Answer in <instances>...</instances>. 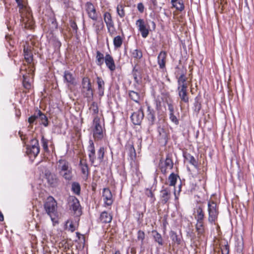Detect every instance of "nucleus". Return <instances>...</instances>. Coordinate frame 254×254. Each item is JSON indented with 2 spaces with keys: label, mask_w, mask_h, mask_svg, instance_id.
Here are the masks:
<instances>
[{
  "label": "nucleus",
  "mask_w": 254,
  "mask_h": 254,
  "mask_svg": "<svg viewBox=\"0 0 254 254\" xmlns=\"http://www.w3.org/2000/svg\"><path fill=\"white\" fill-rule=\"evenodd\" d=\"M89 144L87 148L88 157L91 164L94 167L99 166L103 162L106 149L101 146L96 153L95 145L92 140H89Z\"/></svg>",
  "instance_id": "obj_1"
},
{
  "label": "nucleus",
  "mask_w": 254,
  "mask_h": 254,
  "mask_svg": "<svg viewBox=\"0 0 254 254\" xmlns=\"http://www.w3.org/2000/svg\"><path fill=\"white\" fill-rule=\"evenodd\" d=\"M44 207L47 214L50 217L53 226L59 224L57 202L53 197L50 196L47 197Z\"/></svg>",
  "instance_id": "obj_2"
},
{
  "label": "nucleus",
  "mask_w": 254,
  "mask_h": 254,
  "mask_svg": "<svg viewBox=\"0 0 254 254\" xmlns=\"http://www.w3.org/2000/svg\"><path fill=\"white\" fill-rule=\"evenodd\" d=\"M91 129L95 141L102 140L106 135L104 123H102L101 118L98 116L94 117Z\"/></svg>",
  "instance_id": "obj_3"
},
{
  "label": "nucleus",
  "mask_w": 254,
  "mask_h": 254,
  "mask_svg": "<svg viewBox=\"0 0 254 254\" xmlns=\"http://www.w3.org/2000/svg\"><path fill=\"white\" fill-rule=\"evenodd\" d=\"M58 170L59 175L66 182H70L73 177L72 169L70 163L65 159H60L58 162Z\"/></svg>",
  "instance_id": "obj_4"
},
{
  "label": "nucleus",
  "mask_w": 254,
  "mask_h": 254,
  "mask_svg": "<svg viewBox=\"0 0 254 254\" xmlns=\"http://www.w3.org/2000/svg\"><path fill=\"white\" fill-rule=\"evenodd\" d=\"M81 94L88 101H91L93 97V90L90 79L87 77L82 78L81 84Z\"/></svg>",
  "instance_id": "obj_5"
},
{
  "label": "nucleus",
  "mask_w": 254,
  "mask_h": 254,
  "mask_svg": "<svg viewBox=\"0 0 254 254\" xmlns=\"http://www.w3.org/2000/svg\"><path fill=\"white\" fill-rule=\"evenodd\" d=\"M35 68L33 66H31L30 68L27 70V66L25 64H23L20 67V73L23 77V86L27 91L31 87V84L28 79L33 74Z\"/></svg>",
  "instance_id": "obj_6"
},
{
  "label": "nucleus",
  "mask_w": 254,
  "mask_h": 254,
  "mask_svg": "<svg viewBox=\"0 0 254 254\" xmlns=\"http://www.w3.org/2000/svg\"><path fill=\"white\" fill-rule=\"evenodd\" d=\"M103 17L109 36L111 37L115 36L117 33V31L112 14L109 11H105L103 13Z\"/></svg>",
  "instance_id": "obj_7"
},
{
  "label": "nucleus",
  "mask_w": 254,
  "mask_h": 254,
  "mask_svg": "<svg viewBox=\"0 0 254 254\" xmlns=\"http://www.w3.org/2000/svg\"><path fill=\"white\" fill-rule=\"evenodd\" d=\"M69 209L76 217L82 214L81 207L78 199L74 196H69L68 198Z\"/></svg>",
  "instance_id": "obj_8"
},
{
  "label": "nucleus",
  "mask_w": 254,
  "mask_h": 254,
  "mask_svg": "<svg viewBox=\"0 0 254 254\" xmlns=\"http://www.w3.org/2000/svg\"><path fill=\"white\" fill-rule=\"evenodd\" d=\"M174 166V163L171 155L168 154L165 160H160L159 168L163 174H166L169 170H171Z\"/></svg>",
  "instance_id": "obj_9"
},
{
  "label": "nucleus",
  "mask_w": 254,
  "mask_h": 254,
  "mask_svg": "<svg viewBox=\"0 0 254 254\" xmlns=\"http://www.w3.org/2000/svg\"><path fill=\"white\" fill-rule=\"evenodd\" d=\"M208 221L211 223H215L218 218L219 213L217 204L213 200L209 201L208 203Z\"/></svg>",
  "instance_id": "obj_10"
},
{
  "label": "nucleus",
  "mask_w": 254,
  "mask_h": 254,
  "mask_svg": "<svg viewBox=\"0 0 254 254\" xmlns=\"http://www.w3.org/2000/svg\"><path fill=\"white\" fill-rule=\"evenodd\" d=\"M84 6L88 17L93 21H97L99 18V14L95 6L90 1L86 2Z\"/></svg>",
  "instance_id": "obj_11"
},
{
  "label": "nucleus",
  "mask_w": 254,
  "mask_h": 254,
  "mask_svg": "<svg viewBox=\"0 0 254 254\" xmlns=\"http://www.w3.org/2000/svg\"><path fill=\"white\" fill-rule=\"evenodd\" d=\"M176 77L177 79V90H188V85L186 72L182 71L180 73L177 71L176 72Z\"/></svg>",
  "instance_id": "obj_12"
},
{
  "label": "nucleus",
  "mask_w": 254,
  "mask_h": 254,
  "mask_svg": "<svg viewBox=\"0 0 254 254\" xmlns=\"http://www.w3.org/2000/svg\"><path fill=\"white\" fill-rule=\"evenodd\" d=\"M135 24L138 28V31L140 32L141 36L145 38L149 33L150 26L143 19L139 18L136 20Z\"/></svg>",
  "instance_id": "obj_13"
},
{
  "label": "nucleus",
  "mask_w": 254,
  "mask_h": 254,
  "mask_svg": "<svg viewBox=\"0 0 254 254\" xmlns=\"http://www.w3.org/2000/svg\"><path fill=\"white\" fill-rule=\"evenodd\" d=\"M79 168L81 171L83 178L86 180L90 173V170L86 159L83 157L80 158Z\"/></svg>",
  "instance_id": "obj_14"
},
{
  "label": "nucleus",
  "mask_w": 254,
  "mask_h": 254,
  "mask_svg": "<svg viewBox=\"0 0 254 254\" xmlns=\"http://www.w3.org/2000/svg\"><path fill=\"white\" fill-rule=\"evenodd\" d=\"M144 117L143 111L142 107H140L139 110L136 112H133L131 117L130 119L135 125H140Z\"/></svg>",
  "instance_id": "obj_15"
},
{
  "label": "nucleus",
  "mask_w": 254,
  "mask_h": 254,
  "mask_svg": "<svg viewBox=\"0 0 254 254\" xmlns=\"http://www.w3.org/2000/svg\"><path fill=\"white\" fill-rule=\"evenodd\" d=\"M24 59L27 63V64H26L27 66V70L30 68L31 66H33V67L35 69L34 64L33 62V54L30 50H29L28 48H26L25 47L24 48Z\"/></svg>",
  "instance_id": "obj_16"
},
{
  "label": "nucleus",
  "mask_w": 254,
  "mask_h": 254,
  "mask_svg": "<svg viewBox=\"0 0 254 254\" xmlns=\"http://www.w3.org/2000/svg\"><path fill=\"white\" fill-rule=\"evenodd\" d=\"M157 132L158 133V139L161 142L164 143L166 145L167 143L169 136L168 130L163 127H158Z\"/></svg>",
  "instance_id": "obj_17"
},
{
  "label": "nucleus",
  "mask_w": 254,
  "mask_h": 254,
  "mask_svg": "<svg viewBox=\"0 0 254 254\" xmlns=\"http://www.w3.org/2000/svg\"><path fill=\"white\" fill-rule=\"evenodd\" d=\"M167 53L166 51H161L157 57V63L160 69L164 70L166 69L167 63Z\"/></svg>",
  "instance_id": "obj_18"
},
{
  "label": "nucleus",
  "mask_w": 254,
  "mask_h": 254,
  "mask_svg": "<svg viewBox=\"0 0 254 254\" xmlns=\"http://www.w3.org/2000/svg\"><path fill=\"white\" fill-rule=\"evenodd\" d=\"M105 63L108 69L111 71L115 70L116 66L113 57L109 54L107 53L105 56Z\"/></svg>",
  "instance_id": "obj_19"
},
{
  "label": "nucleus",
  "mask_w": 254,
  "mask_h": 254,
  "mask_svg": "<svg viewBox=\"0 0 254 254\" xmlns=\"http://www.w3.org/2000/svg\"><path fill=\"white\" fill-rule=\"evenodd\" d=\"M147 113L146 118L147 119L148 124L150 126H152L154 124L156 120L155 112L150 106H148Z\"/></svg>",
  "instance_id": "obj_20"
},
{
  "label": "nucleus",
  "mask_w": 254,
  "mask_h": 254,
  "mask_svg": "<svg viewBox=\"0 0 254 254\" xmlns=\"http://www.w3.org/2000/svg\"><path fill=\"white\" fill-rule=\"evenodd\" d=\"M96 82L98 95L102 97L104 95L105 83L103 78L100 76L96 77Z\"/></svg>",
  "instance_id": "obj_21"
},
{
  "label": "nucleus",
  "mask_w": 254,
  "mask_h": 254,
  "mask_svg": "<svg viewBox=\"0 0 254 254\" xmlns=\"http://www.w3.org/2000/svg\"><path fill=\"white\" fill-rule=\"evenodd\" d=\"M193 214L196 221H204L205 213L201 206H198L194 209Z\"/></svg>",
  "instance_id": "obj_22"
},
{
  "label": "nucleus",
  "mask_w": 254,
  "mask_h": 254,
  "mask_svg": "<svg viewBox=\"0 0 254 254\" xmlns=\"http://www.w3.org/2000/svg\"><path fill=\"white\" fill-rule=\"evenodd\" d=\"M113 219L112 214L107 211H103L100 215L99 220L102 223L107 224L110 223Z\"/></svg>",
  "instance_id": "obj_23"
},
{
  "label": "nucleus",
  "mask_w": 254,
  "mask_h": 254,
  "mask_svg": "<svg viewBox=\"0 0 254 254\" xmlns=\"http://www.w3.org/2000/svg\"><path fill=\"white\" fill-rule=\"evenodd\" d=\"M170 236L172 241L173 246H178L182 243V237L179 235L174 231H171L170 232Z\"/></svg>",
  "instance_id": "obj_24"
},
{
  "label": "nucleus",
  "mask_w": 254,
  "mask_h": 254,
  "mask_svg": "<svg viewBox=\"0 0 254 254\" xmlns=\"http://www.w3.org/2000/svg\"><path fill=\"white\" fill-rule=\"evenodd\" d=\"M46 175L48 183L51 187H55L58 185L59 179L55 174L50 173Z\"/></svg>",
  "instance_id": "obj_25"
},
{
  "label": "nucleus",
  "mask_w": 254,
  "mask_h": 254,
  "mask_svg": "<svg viewBox=\"0 0 254 254\" xmlns=\"http://www.w3.org/2000/svg\"><path fill=\"white\" fill-rule=\"evenodd\" d=\"M168 110L169 111V119L176 125L179 124V120L174 115V107L172 103L168 104Z\"/></svg>",
  "instance_id": "obj_26"
},
{
  "label": "nucleus",
  "mask_w": 254,
  "mask_h": 254,
  "mask_svg": "<svg viewBox=\"0 0 254 254\" xmlns=\"http://www.w3.org/2000/svg\"><path fill=\"white\" fill-rule=\"evenodd\" d=\"M103 197L105 206L112 204L113 200L112 191H103Z\"/></svg>",
  "instance_id": "obj_27"
},
{
  "label": "nucleus",
  "mask_w": 254,
  "mask_h": 254,
  "mask_svg": "<svg viewBox=\"0 0 254 254\" xmlns=\"http://www.w3.org/2000/svg\"><path fill=\"white\" fill-rule=\"evenodd\" d=\"M121 31L122 33L123 36H121L120 35H117V36H116L113 39V45L114 46V48L115 49H118L122 47L123 43L124 42V34L123 33L122 29H121Z\"/></svg>",
  "instance_id": "obj_28"
},
{
  "label": "nucleus",
  "mask_w": 254,
  "mask_h": 254,
  "mask_svg": "<svg viewBox=\"0 0 254 254\" xmlns=\"http://www.w3.org/2000/svg\"><path fill=\"white\" fill-rule=\"evenodd\" d=\"M184 157L185 160H187L191 165L193 166L196 169L198 168V161L195 159V158L189 153H184Z\"/></svg>",
  "instance_id": "obj_29"
},
{
  "label": "nucleus",
  "mask_w": 254,
  "mask_h": 254,
  "mask_svg": "<svg viewBox=\"0 0 254 254\" xmlns=\"http://www.w3.org/2000/svg\"><path fill=\"white\" fill-rule=\"evenodd\" d=\"M130 55L131 59H134L136 61H139L143 56L142 52L140 49L130 50Z\"/></svg>",
  "instance_id": "obj_30"
},
{
  "label": "nucleus",
  "mask_w": 254,
  "mask_h": 254,
  "mask_svg": "<svg viewBox=\"0 0 254 254\" xmlns=\"http://www.w3.org/2000/svg\"><path fill=\"white\" fill-rule=\"evenodd\" d=\"M172 6L176 10L182 11L185 9V4L183 0H171Z\"/></svg>",
  "instance_id": "obj_31"
},
{
  "label": "nucleus",
  "mask_w": 254,
  "mask_h": 254,
  "mask_svg": "<svg viewBox=\"0 0 254 254\" xmlns=\"http://www.w3.org/2000/svg\"><path fill=\"white\" fill-rule=\"evenodd\" d=\"M96 22L93 24V27H94L96 34L98 35L100 32L104 28V22L102 20L95 21Z\"/></svg>",
  "instance_id": "obj_32"
},
{
  "label": "nucleus",
  "mask_w": 254,
  "mask_h": 254,
  "mask_svg": "<svg viewBox=\"0 0 254 254\" xmlns=\"http://www.w3.org/2000/svg\"><path fill=\"white\" fill-rule=\"evenodd\" d=\"M125 7L126 5L121 2L117 5V13L121 18H123L126 16Z\"/></svg>",
  "instance_id": "obj_33"
},
{
  "label": "nucleus",
  "mask_w": 254,
  "mask_h": 254,
  "mask_svg": "<svg viewBox=\"0 0 254 254\" xmlns=\"http://www.w3.org/2000/svg\"><path fill=\"white\" fill-rule=\"evenodd\" d=\"M64 80L70 85H75V78L72 74L69 71H65L64 72Z\"/></svg>",
  "instance_id": "obj_34"
},
{
  "label": "nucleus",
  "mask_w": 254,
  "mask_h": 254,
  "mask_svg": "<svg viewBox=\"0 0 254 254\" xmlns=\"http://www.w3.org/2000/svg\"><path fill=\"white\" fill-rule=\"evenodd\" d=\"M177 91L181 102L189 103V97L188 90H177Z\"/></svg>",
  "instance_id": "obj_35"
},
{
  "label": "nucleus",
  "mask_w": 254,
  "mask_h": 254,
  "mask_svg": "<svg viewBox=\"0 0 254 254\" xmlns=\"http://www.w3.org/2000/svg\"><path fill=\"white\" fill-rule=\"evenodd\" d=\"M151 232L154 241L158 243L159 245L162 246L163 245V239L161 235L155 230H152Z\"/></svg>",
  "instance_id": "obj_36"
},
{
  "label": "nucleus",
  "mask_w": 254,
  "mask_h": 254,
  "mask_svg": "<svg viewBox=\"0 0 254 254\" xmlns=\"http://www.w3.org/2000/svg\"><path fill=\"white\" fill-rule=\"evenodd\" d=\"M105 61L104 54L97 50L96 52V64L98 66H101Z\"/></svg>",
  "instance_id": "obj_37"
},
{
  "label": "nucleus",
  "mask_w": 254,
  "mask_h": 254,
  "mask_svg": "<svg viewBox=\"0 0 254 254\" xmlns=\"http://www.w3.org/2000/svg\"><path fill=\"white\" fill-rule=\"evenodd\" d=\"M128 94L129 98L135 102L139 104L140 95L138 92L133 90H128Z\"/></svg>",
  "instance_id": "obj_38"
},
{
  "label": "nucleus",
  "mask_w": 254,
  "mask_h": 254,
  "mask_svg": "<svg viewBox=\"0 0 254 254\" xmlns=\"http://www.w3.org/2000/svg\"><path fill=\"white\" fill-rule=\"evenodd\" d=\"M195 228L198 235H203L205 232L204 221H196Z\"/></svg>",
  "instance_id": "obj_39"
},
{
  "label": "nucleus",
  "mask_w": 254,
  "mask_h": 254,
  "mask_svg": "<svg viewBox=\"0 0 254 254\" xmlns=\"http://www.w3.org/2000/svg\"><path fill=\"white\" fill-rule=\"evenodd\" d=\"M219 247L221 254H230V246L227 241L221 242Z\"/></svg>",
  "instance_id": "obj_40"
},
{
  "label": "nucleus",
  "mask_w": 254,
  "mask_h": 254,
  "mask_svg": "<svg viewBox=\"0 0 254 254\" xmlns=\"http://www.w3.org/2000/svg\"><path fill=\"white\" fill-rule=\"evenodd\" d=\"M201 108L202 106L201 102L199 101V99L197 97H195L194 99L193 109L194 112L196 114V115L199 114L200 110L201 109Z\"/></svg>",
  "instance_id": "obj_41"
},
{
  "label": "nucleus",
  "mask_w": 254,
  "mask_h": 254,
  "mask_svg": "<svg viewBox=\"0 0 254 254\" xmlns=\"http://www.w3.org/2000/svg\"><path fill=\"white\" fill-rule=\"evenodd\" d=\"M38 118H40L41 124L45 127H47L49 124L48 119L47 116L40 110L38 112Z\"/></svg>",
  "instance_id": "obj_42"
},
{
  "label": "nucleus",
  "mask_w": 254,
  "mask_h": 254,
  "mask_svg": "<svg viewBox=\"0 0 254 254\" xmlns=\"http://www.w3.org/2000/svg\"><path fill=\"white\" fill-rule=\"evenodd\" d=\"M26 153L30 157L35 158L40 152V148H26Z\"/></svg>",
  "instance_id": "obj_43"
},
{
  "label": "nucleus",
  "mask_w": 254,
  "mask_h": 254,
  "mask_svg": "<svg viewBox=\"0 0 254 254\" xmlns=\"http://www.w3.org/2000/svg\"><path fill=\"white\" fill-rule=\"evenodd\" d=\"M146 4L149 10L153 11L157 6V0H146Z\"/></svg>",
  "instance_id": "obj_44"
},
{
  "label": "nucleus",
  "mask_w": 254,
  "mask_h": 254,
  "mask_svg": "<svg viewBox=\"0 0 254 254\" xmlns=\"http://www.w3.org/2000/svg\"><path fill=\"white\" fill-rule=\"evenodd\" d=\"M178 178H179V176L178 175H176L174 173H171L168 177L169 185L170 186H175Z\"/></svg>",
  "instance_id": "obj_45"
},
{
  "label": "nucleus",
  "mask_w": 254,
  "mask_h": 254,
  "mask_svg": "<svg viewBox=\"0 0 254 254\" xmlns=\"http://www.w3.org/2000/svg\"><path fill=\"white\" fill-rule=\"evenodd\" d=\"M128 149L129 151V156L130 157L131 159H135L136 157V153L133 144H129L128 146Z\"/></svg>",
  "instance_id": "obj_46"
},
{
  "label": "nucleus",
  "mask_w": 254,
  "mask_h": 254,
  "mask_svg": "<svg viewBox=\"0 0 254 254\" xmlns=\"http://www.w3.org/2000/svg\"><path fill=\"white\" fill-rule=\"evenodd\" d=\"M16 2L18 4V6L19 8V12L21 13V17L23 19L22 20L24 22H27L28 20H26V19L24 18V14L23 13L21 10H24L26 8V7H24V5L22 3V1L21 0H16Z\"/></svg>",
  "instance_id": "obj_47"
},
{
  "label": "nucleus",
  "mask_w": 254,
  "mask_h": 254,
  "mask_svg": "<svg viewBox=\"0 0 254 254\" xmlns=\"http://www.w3.org/2000/svg\"><path fill=\"white\" fill-rule=\"evenodd\" d=\"M16 2L18 4V6L19 8V12L21 13V17L23 19L22 20L24 22H27L28 20H26V19L24 18V14L23 13L21 10H24L26 8V7H24V5L22 3V1L21 0H16Z\"/></svg>",
  "instance_id": "obj_48"
},
{
  "label": "nucleus",
  "mask_w": 254,
  "mask_h": 254,
  "mask_svg": "<svg viewBox=\"0 0 254 254\" xmlns=\"http://www.w3.org/2000/svg\"><path fill=\"white\" fill-rule=\"evenodd\" d=\"M38 118V115H33L30 116L28 119V122L29 124L28 127H32L34 124H36V121L37 119Z\"/></svg>",
  "instance_id": "obj_49"
},
{
  "label": "nucleus",
  "mask_w": 254,
  "mask_h": 254,
  "mask_svg": "<svg viewBox=\"0 0 254 254\" xmlns=\"http://www.w3.org/2000/svg\"><path fill=\"white\" fill-rule=\"evenodd\" d=\"M42 146L45 152H48L49 151L48 148V140L45 138L44 135L42 136L41 140Z\"/></svg>",
  "instance_id": "obj_50"
},
{
  "label": "nucleus",
  "mask_w": 254,
  "mask_h": 254,
  "mask_svg": "<svg viewBox=\"0 0 254 254\" xmlns=\"http://www.w3.org/2000/svg\"><path fill=\"white\" fill-rule=\"evenodd\" d=\"M40 148L39 141L36 138H33L30 140V144L27 146L26 148Z\"/></svg>",
  "instance_id": "obj_51"
},
{
  "label": "nucleus",
  "mask_w": 254,
  "mask_h": 254,
  "mask_svg": "<svg viewBox=\"0 0 254 254\" xmlns=\"http://www.w3.org/2000/svg\"><path fill=\"white\" fill-rule=\"evenodd\" d=\"M145 233L143 231L139 230L137 233V239L138 241L141 242V245L144 244V240L145 239Z\"/></svg>",
  "instance_id": "obj_52"
},
{
  "label": "nucleus",
  "mask_w": 254,
  "mask_h": 254,
  "mask_svg": "<svg viewBox=\"0 0 254 254\" xmlns=\"http://www.w3.org/2000/svg\"><path fill=\"white\" fill-rule=\"evenodd\" d=\"M90 109L92 110V115H94V117L95 116H98L99 108L96 102H93L91 104Z\"/></svg>",
  "instance_id": "obj_53"
},
{
  "label": "nucleus",
  "mask_w": 254,
  "mask_h": 254,
  "mask_svg": "<svg viewBox=\"0 0 254 254\" xmlns=\"http://www.w3.org/2000/svg\"><path fill=\"white\" fill-rule=\"evenodd\" d=\"M133 76L134 80V81L138 84L141 81V77H140L139 72L137 71V70L133 71Z\"/></svg>",
  "instance_id": "obj_54"
},
{
  "label": "nucleus",
  "mask_w": 254,
  "mask_h": 254,
  "mask_svg": "<svg viewBox=\"0 0 254 254\" xmlns=\"http://www.w3.org/2000/svg\"><path fill=\"white\" fill-rule=\"evenodd\" d=\"M170 191H165L162 196V200L163 203H166L170 197Z\"/></svg>",
  "instance_id": "obj_55"
},
{
  "label": "nucleus",
  "mask_w": 254,
  "mask_h": 254,
  "mask_svg": "<svg viewBox=\"0 0 254 254\" xmlns=\"http://www.w3.org/2000/svg\"><path fill=\"white\" fill-rule=\"evenodd\" d=\"M70 26L71 29H72L73 32L76 34L77 33V30L78 29L76 23L74 20H70Z\"/></svg>",
  "instance_id": "obj_56"
},
{
  "label": "nucleus",
  "mask_w": 254,
  "mask_h": 254,
  "mask_svg": "<svg viewBox=\"0 0 254 254\" xmlns=\"http://www.w3.org/2000/svg\"><path fill=\"white\" fill-rule=\"evenodd\" d=\"M71 190H81L80 185L77 182H73L71 183Z\"/></svg>",
  "instance_id": "obj_57"
},
{
  "label": "nucleus",
  "mask_w": 254,
  "mask_h": 254,
  "mask_svg": "<svg viewBox=\"0 0 254 254\" xmlns=\"http://www.w3.org/2000/svg\"><path fill=\"white\" fill-rule=\"evenodd\" d=\"M68 223H69V224L68 226H67V229L71 232H74L76 230V226L72 222H69V221H67L66 222V224Z\"/></svg>",
  "instance_id": "obj_58"
},
{
  "label": "nucleus",
  "mask_w": 254,
  "mask_h": 254,
  "mask_svg": "<svg viewBox=\"0 0 254 254\" xmlns=\"http://www.w3.org/2000/svg\"><path fill=\"white\" fill-rule=\"evenodd\" d=\"M137 9L140 13H143L145 11V6L142 2H139L137 4Z\"/></svg>",
  "instance_id": "obj_59"
},
{
  "label": "nucleus",
  "mask_w": 254,
  "mask_h": 254,
  "mask_svg": "<svg viewBox=\"0 0 254 254\" xmlns=\"http://www.w3.org/2000/svg\"><path fill=\"white\" fill-rule=\"evenodd\" d=\"M51 24L52 25L53 29H57L58 28V23L57 22L56 19L55 18H53L51 19Z\"/></svg>",
  "instance_id": "obj_60"
},
{
  "label": "nucleus",
  "mask_w": 254,
  "mask_h": 254,
  "mask_svg": "<svg viewBox=\"0 0 254 254\" xmlns=\"http://www.w3.org/2000/svg\"><path fill=\"white\" fill-rule=\"evenodd\" d=\"M19 136H20V137L21 138V139L24 142L25 140L26 139V135H24L23 134L22 132H21V131H19Z\"/></svg>",
  "instance_id": "obj_61"
},
{
  "label": "nucleus",
  "mask_w": 254,
  "mask_h": 254,
  "mask_svg": "<svg viewBox=\"0 0 254 254\" xmlns=\"http://www.w3.org/2000/svg\"><path fill=\"white\" fill-rule=\"evenodd\" d=\"M130 254H136V249L134 247H132L130 249Z\"/></svg>",
  "instance_id": "obj_62"
},
{
  "label": "nucleus",
  "mask_w": 254,
  "mask_h": 254,
  "mask_svg": "<svg viewBox=\"0 0 254 254\" xmlns=\"http://www.w3.org/2000/svg\"><path fill=\"white\" fill-rule=\"evenodd\" d=\"M4 220V217L3 215L0 210V221H3Z\"/></svg>",
  "instance_id": "obj_63"
},
{
  "label": "nucleus",
  "mask_w": 254,
  "mask_h": 254,
  "mask_svg": "<svg viewBox=\"0 0 254 254\" xmlns=\"http://www.w3.org/2000/svg\"><path fill=\"white\" fill-rule=\"evenodd\" d=\"M148 196H150L151 197H154V194L153 193V191H149L148 194H147Z\"/></svg>",
  "instance_id": "obj_64"
}]
</instances>
